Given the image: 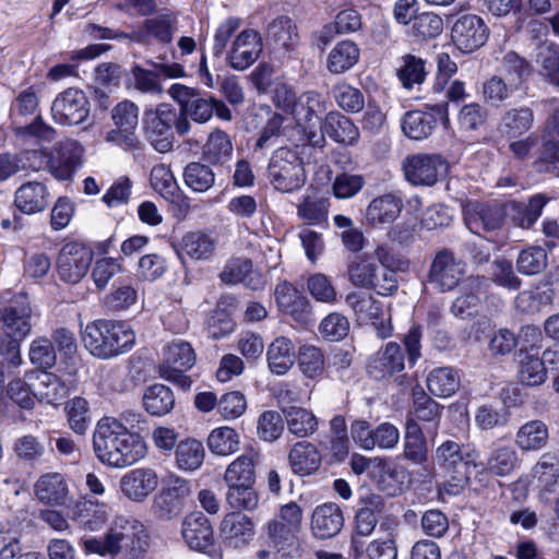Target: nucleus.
<instances>
[{
  "label": "nucleus",
  "instance_id": "412c9836",
  "mask_svg": "<svg viewBox=\"0 0 559 559\" xmlns=\"http://www.w3.org/2000/svg\"><path fill=\"white\" fill-rule=\"evenodd\" d=\"M159 477L153 468L140 467L126 473L119 480L121 493L133 502H143L158 487Z\"/></svg>",
  "mask_w": 559,
  "mask_h": 559
},
{
  "label": "nucleus",
  "instance_id": "cd10ccee",
  "mask_svg": "<svg viewBox=\"0 0 559 559\" xmlns=\"http://www.w3.org/2000/svg\"><path fill=\"white\" fill-rule=\"evenodd\" d=\"M265 39L274 50L293 52L299 44L298 27L289 16L280 15L267 24Z\"/></svg>",
  "mask_w": 559,
  "mask_h": 559
},
{
  "label": "nucleus",
  "instance_id": "13d9d810",
  "mask_svg": "<svg viewBox=\"0 0 559 559\" xmlns=\"http://www.w3.org/2000/svg\"><path fill=\"white\" fill-rule=\"evenodd\" d=\"M143 405L151 415H166L175 405L173 391L164 384H153L143 394Z\"/></svg>",
  "mask_w": 559,
  "mask_h": 559
},
{
  "label": "nucleus",
  "instance_id": "a878e982",
  "mask_svg": "<svg viewBox=\"0 0 559 559\" xmlns=\"http://www.w3.org/2000/svg\"><path fill=\"white\" fill-rule=\"evenodd\" d=\"M535 124V112L530 106H515L506 109L498 122V131L504 139H515L531 134Z\"/></svg>",
  "mask_w": 559,
  "mask_h": 559
},
{
  "label": "nucleus",
  "instance_id": "58836bf2",
  "mask_svg": "<svg viewBox=\"0 0 559 559\" xmlns=\"http://www.w3.org/2000/svg\"><path fill=\"white\" fill-rule=\"evenodd\" d=\"M405 368V357L401 346L395 342H389L370 362L369 373L381 379L391 377Z\"/></svg>",
  "mask_w": 559,
  "mask_h": 559
},
{
  "label": "nucleus",
  "instance_id": "c85d7f7f",
  "mask_svg": "<svg viewBox=\"0 0 559 559\" xmlns=\"http://www.w3.org/2000/svg\"><path fill=\"white\" fill-rule=\"evenodd\" d=\"M442 407L430 396H428L420 386L413 389V406L407 414L406 419L419 424L427 423V433L436 436L438 432Z\"/></svg>",
  "mask_w": 559,
  "mask_h": 559
},
{
  "label": "nucleus",
  "instance_id": "79ce46f5",
  "mask_svg": "<svg viewBox=\"0 0 559 559\" xmlns=\"http://www.w3.org/2000/svg\"><path fill=\"white\" fill-rule=\"evenodd\" d=\"M295 359V346L285 336L276 337L267 347L266 361L273 374L283 376L287 373L294 366Z\"/></svg>",
  "mask_w": 559,
  "mask_h": 559
},
{
  "label": "nucleus",
  "instance_id": "e433bc0d",
  "mask_svg": "<svg viewBox=\"0 0 559 559\" xmlns=\"http://www.w3.org/2000/svg\"><path fill=\"white\" fill-rule=\"evenodd\" d=\"M69 516L83 530L95 532L100 530L108 520L107 506L90 499L76 501L69 509Z\"/></svg>",
  "mask_w": 559,
  "mask_h": 559
},
{
  "label": "nucleus",
  "instance_id": "4c0bfd02",
  "mask_svg": "<svg viewBox=\"0 0 559 559\" xmlns=\"http://www.w3.org/2000/svg\"><path fill=\"white\" fill-rule=\"evenodd\" d=\"M14 204L24 214L40 213L49 205L47 187L39 181H27L14 193Z\"/></svg>",
  "mask_w": 559,
  "mask_h": 559
},
{
  "label": "nucleus",
  "instance_id": "423d86ee",
  "mask_svg": "<svg viewBox=\"0 0 559 559\" xmlns=\"http://www.w3.org/2000/svg\"><path fill=\"white\" fill-rule=\"evenodd\" d=\"M479 454L471 445L461 447L459 443L448 440L441 443L435 453L436 462L447 472H453L455 486L463 488L469 481L471 467H477Z\"/></svg>",
  "mask_w": 559,
  "mask_h": 559
},
{
  "label": "nucleus",
  "instance_id": "37998d69",
  "mask_svg": "<svg viewBox=\"0 0 559 559\" xmlns=\"http://www.w3.org/2000/svg\"><path fill=\"white\" fill-rule=\"evenodd\" d=\"M233 152L230 136L221 129H214L202 147V158L210 165L222 166L231 159Z\"/></svg>",
  "mask_w": 559,
  "mask_h": 559
},
{
  "label": "nucleus",
  "instance_id": "603ef678",
  "mask_svg": "<svg viewBox=\"0 0 559 559\" xmlns=\"http://www.w3.org/2000/svg\"><path fill=\"white\" fill-rule=\"evenodd\" d=\"M547 380V369L535 354H521L518 367V381L528 388L543 385Z\"/></svg>",
  "mask_w": 559,
  "mask_h": 559
},
{
  "label": "nucleus",
  "instance_id": "bf43d9fd",
  "mask_svg": "<svg viewBox=\"0 0 559 559\" xmlns=\"http://www.w3.org/2000/svg\"><path fill=\"white\" fill-rule=\"evenodd\" d=\"M176 15L168 10H163L155 16L146 19L143 26L146 33L156 40L163 44H168L173 40V36L176 31Z\"/></svg>",
  "mask_w": 559,
  "mask_h": 559
},
{
  "label": "nucleus",
  "instance_id": "b1692460",
  "mask_svg": "<svg viewBox=\"0 0 559 559\" xmlns=\"http://www.w3.org/2000/svg\"><path fill=\"white\" fill-rule=\"evenodd\" d=\"M221 536L226 545L233 548H243L254 536L252 520L241 512L227 513L219 525Z\"/></svg>",
  "mask_w": 559,
  "mask_h": 559
},
{
  "label": "nucleus",
  "instance_id": "39448f33",
  "mask_svg": "<svg viewBox=\"0 0 559 559\" xmlns=\"http://www.w3.org/2000/svg\"><path fill=\"white\" fill-rule=\"evenodd\" d=\"M267 178L272 187L280 192L292 193L299 190L307 178L302 159L297 152L280 147L270 158Z\"/></svg>",
  "mask_w": 559,
  "mask_h": 559
},
{
  "label": "nucleus",
  "instance_id": "e2e57ef3",
  "mask_svg": "<svg viewBox=\"0 0 559 559\" xmlns=\"http://www.w3.org/2000/svg\"><path fill=\"white\" fill-rule=\"evenodd\" d=\"M329 209V199L308 195L297 205V215L309 225H320L326 222Z\"/></svg>",
  "mask_w": 559,
  "mask_h": 559
},
{
  "label": "nucleus",
  "instance_id": "de8ad7c7",
  "mask_svg": "<svg viewBox=\"0 0 559 559\" xmlns=\"http://www.w3.org/2000/svg\"><path fill=\"white\" fill-rule=\"evenodd\" d=\"M438 119L436 115L428 111H407L402 119V131L412 140H424L431 135L436 129Z\"/></svg>",
  "mask_w": 559,
  "mask_h": 559
},
{
  "label": "nucleus",
  "instance_id": "ddd939ff",
  "mask_svg": "<svg viewBox=\"0 0 559 559\" xmlns=\"http://www.w3.org/2000/svg\"><path fill=\"white\" fill-rule=\"evenodd\" d=\"M93 261V251L83 243L71 241L62 246L57 258L60 278L69 284L79 283Z\"/></svg>",
  "mask_w": 559,
  "mask_h": 559
},
{
  "label": "nucleus",
  "instance_id": "7ed1b4c3",
  "mask_svg": "<svg viewBox=\"0 0 559 559\" xmlns=\"http://www.w3.org/2000/svg\"><path fill=\"white\" fill-rule=\"evenodd\" d=\"M143 129L151 145L159 153H167L174 146L173 130L183 136L191 131L192 124L170 104H159L144 112Z\"/></svg>",
  "mask_w": 559,
  "mask_h": 559
},
{
  "label": "nucleus",
  "instance_id": "338daca9",
  "mask_svg": "<svg viewBox=\"0 0 559 559\" xmlns=\"http://www.w3.org/2000/svg\"><path fill=\"white\" fill-rule=\"evenodd\" d=\"M501 73L514 84L516 88L531 73L530 62L514 51L506 52L500 61Z\"/></svg>",
  "mask_w": 559,
  "mask_h": 559
},
{
  "label": "nucleus",
  "instance_id": "393cba45",
  "mask_svg": "<svg viewBox=\"0 0 559 559\" xmlns=\"http://www.w3.org/2000/svg\"><path fill=\"white\" fill-rule=\"evenodd\" d=\"M403 209L402 198L393 192L381 194L370 201L366 209V223L373 228L392 224Z\"/></svg>",
  "mask_w": 559,
  "mask_h": 559
},
{
  "label": "nucleus",
  "instance_id": "bb28decb",
  "mask_svg": "<svg viewBox=\"0 0 559 559\" xmlns=\"http://www.w3.org/2000/svg\"><path fill=\"white\" fill-rule=\"evenodd\" d=\"M34 396L46 404H58L68 395V386L55 373L33 371L27 374Z\"/></svg>",
  "mask_w": 559,
  "mask_h": 559
},
{
  "label": "nucleus",
  "instance_id": "69168bd1",
  "mask_svg": "<svg viewBox=\"0 0 559 559\" xmlns=\"http://www.w3.org/2000/svg\"><path fill=\"white\" fill-rule=\"evenodd\" d=\"M226 503L235 510L252 511L258 506V495L254 484H226Z\"/></svg>",
  "mask_w": 559,
  "mask_h": 559
},
{
  "label": "nucleus",
  "instance_id": "72a5a7b5",
  "mask_svg": "<svg viewBox=\"0 0 559 559\" xmlns=\"http://www.w3.org/2000/svg\"><path fill=\"white\" fill-rule=\"evenodd\" d=\"M274 297L281 311L296 321L307 320L310 313L309 300L293 284L286 281L278 283Z\"/></svg>",
  "mask_w": 559,
  "mask_h": 559
},
{
  "label": "nucleus",
  "instance_id": "1a4fd4ad",
  "mask_svg": "<svg viewBox=\"0 0 559 559\" xmlns=\"http://www.w3.org/2000/svg\"><path fill=\"white\" fill-rule=\"evenodd\" d=\"M345 302L353 310L355 320L359 325H372L381 338H386L391 335L390 318L384 317L381 301L371 295L353 292L346 296Z\"/></svg>",
  "mask_w": 559,
  "mask_h": 559
},
{
  "label": "nucleus",
  "instance_id": "774afa93",
  "mask_svg": "<svg viewBox=\"0 0 559 559\" xmlns=\"http://www.w3.org/2000/svg\"><path fill=\"white\" fill-rule=\"evenodd\" d=\"M425 61L414 55H405L400 60L397 78L405 88L421 84L426 78Z\"/></svg>",
  "mask_w": 559,
  "mask_h": 559
},
{
  "label": "nucleus",
  "instance_id": "4be33fe9",
  "mask_svg": "<svg viewBox=\"0 0 559 559\" xmlns=\"http://www.w3.org/2000/svg\"><path fill=\"white\" fill-rule=\"evenodd\" d=\"M33 491L37 500L46 506L63 507L71 500L67 477L58 472H48L38 477Z\"/></svg>",
  "mask_w": 559,
  "mask_h": 559
},
{
  "label": "nucleus",
  "instance_id": "a211bd4d",
  "mask_svg": "<svg viewBox=\"0 0 559 559\" xmlns=\"http://www.w3.org/2000/svg\"><path fill=\"white\" fill-rule=\"evenodd\" d=\"M504 217V207L500 205L469 202L464 206L465 224L472 233L477 235L500 229Z\"/></svg>",
  "mask_w": 559,
  "mask_h": 559
},
{
  "label": "nucleus",
  "instance_id": "a18cd8bd",
  "mask_svg": "<svg viewBox=\"0 0 559 559\" xmlns=\"http://www.w3.org/2000/svg\"><path fill=\"white\" fill-rule=\"evenodd\" d=\"M362 26L361 14L353 9H344L340 11L333 22L323 26L320 35L321 41L326 45L336 35H345L359 31Z\"/></svg>",
  "mask_w": 559,
  "mask_h": 559
},
{
  "label": "nucleus",
  "instance_id": "f3484780",
  "mask_svg": "<svg viewBox=\"0 0 559 559\" xmlns=\"http://www.w3.org/2000/svg\"><path fill=\"white\" fill-rule=\"evenodd\" d=\"M452 40L463 52H472L488 39L489 31L485 22L475 14L460 16L452 27Z\"/></svg>",
  "mask_w": 559,
  "mask_h": 559
},
{
  "label": "nucleus",
  "instance_id": "49530a36",
  "mask_svg": "<svg viewBox=\"0 0 559 559\" xmlns=\"http://www.w3.org/2000/svg\"><path fill=\"white\" fill-rule=\"evenodd\" d=\"M403 455L414 464H424L428 459V443L419 424L406 419Z\"/></svg>",
  "mask_w": 559,
  "mask_h": 559
},
{
  "label": "nucleus",
  "instance_id": "3c124183",
  "mask_svg": "<svg viewBox=\"0 0 559 559\" xmlns=\"http://www.w3.org/2000/svg\"><path fill=\"white\" fill-rule=\"evenodd\" d=\"M359 56V48L354 41L342 40L330 51L326 68L334 74L344 73L358 62Z\"/></svg>",
  "mask_w": 559,
  "mask_h": 559
},
{
  "label": "nucleus",
  "instance_id": "f8f14e48",
  "mask_svg": "<svg viewBox=\"0 0 559 559\" xmlns=\"http://www.w3.org/2000/svg\"><path fill=\"white\" fill-rule=\"evenodd\" d=\"M406 180L413 186H433L447 174L448 163L438 154L409 155L403 163Z\"/></svg>",
  "mask_w": 559,
  "mask_h": 559
},
{
  "label": "nucleus",
  "instance_id": "7c9ffc66",
  "mask_svg": "<svg viewBox=\"0 0 559 559\" xmlns=\"http://www.w3.org/2000/svg\"><path fill=\"white\" fill-rule=\"evenodd\" d=\"M182 537L194 550L204 551L213 546L214 535L209 519L201 512L187 515L182 522Z\"/></svg>",
  "mask_w": 559,
  "mask_h": 559
},
{
  "label": "nucleus",
  "instance_id": "680f3d73",
  "mask_svg": "<svg viewBox=\"0 0 559 559\" xmlns=\"http://www.w3.org/2000/svg\"><path fill=\"white\" fill-rule=\"evenodd\" d=\"M185 183L195 192H206L215 183V174L210 164L189 163L183 170Z\"/></svg>",
  "mask_w": 559,
  "mask_h": 559
},
{
  "label": "nucleus",
  "instance_id": "aec40b11",
  "mask_svg": "<svg viewBox=\"0 0 559 559\" xmlns=\"http://www.w3.org/2000/svg\"><path fill=\"white\" fill-rule=\"evenodd\" d=\"M84 148L75 140L67 139L56 144L49 169L58 180H68L81 166Z\"/></svg>",
  "mask_w": 559,
  "mask_h": 559
},
{
  "label": "nucleus",
  "instance_id": "f704fd0d",
  "mask_svg": "<svg viewBox=\"0 0 559 559\" xmlns=\"http://www.w3.org/2000/svg\"><path fill=\"white\" fill-rule=\"evenodd\" d=\"M150 180L153 189L164 199L178 204L181 215L186 216L189 213V203L187 199L181 195L177 180L167 166H154L151 170Z\"/></svg>",
  "mask_w": 559,
  "mask_h": 559
},
{
  "label": "nucleus",
  "instance_id": "6ab92c4d",
  "mask_svg": "<svg viewBox=\"0 0 559 559\" xmlns=\"http://www.w3.org/2000/svg\"><path fill=\"white\" fill-rule=\"evenodd\" d=\"M107 535L109 547L119 555L120 550L131 546L148 542V534L144 525L136 519L119 515L116 516Z\"/></svg>",
  "mask_w": 559,
  "mask_h": 559
},
{
  "label": "nucleus",
  "instance_id": "2eb2a0df",
  "mask_svg": "<svg viewBox=\"0 0 559 559\" xmlns=\"http://www.w3.org/2000/svg\"><path fill=\"white\" fill-rule=\"evenodd\" d=\"M465 275V264L456 259L450 250L443 249L435 255L428 280L440 292L454 289Z\"/></svg>",
  "mask_w": 559,
  "mask_h": 559
},
{
  "label": "nucleus",
  "instance_id": "4468645a",
  "mask_svg": "<svg viewBox=\"0 0 559 559\" xmlns=\"http://www.w3.org/2000/svg\"><path fill=\"white\" fill-rule=\"evenodd\" d=\"M90 115V103L85 93L70 87L59 93L51 105L55 122L63 126H76L84 122Z\"/></svg>",
  "mask_w": 559,
  "mask_h": 559
},
{
  "label": "nucleus",
  "instance_id": "5701e85b",
  "mask_svg": "<svg viewBox=\"0 0 559 559\" xmlns=\"http://www.w3.org/2000/svg\"><path fill=\"white\" fill-rule=\"evenodd\" d=\"M134 86L142 93L160 95L163 86L159 76L167 79H178L186 75L183 67L178 62L154 63V71L134 67L132 70Z\"/></svg>",
  "mask_w": 559,
  "mask_h": 559
},
{
  "label": "nucleus",
  "instance_id": "2f4dec72",
  "mask_svg": "<svg viewBox=\"0 0 559 559\" xmlns=\"http://www.w3.org/2000/svg\"><path fill=\"white\" fill-rule=\"evenodd\" d=\"M225 284H243L252 290L263 289L265 281L262 274L253 270L249 259L235 258L228 261L219 274Z\"/></svg>",
  "mask_w": 559,
  "mask_h": 559
},
{
  "label": "nucleus",
  "instance_id": "f257e3e1",
  "mask_svg": "<svg viewBox=\"0 0 559 559\" xmlns=\"http://www.w3.org/2000/svg\"><path fill=\"white\" fill-rule=\"evenodd\" d=\"M93 448L97 459L110 467L122 468L135 464L146 455L144 439L131 432L115 417H103L93 433Z\"/></svg>",
  "mask_w": 559,
  "mask_h": 559
},
{
  "label": "nucleus",
  "instance_id": "20e7f679",
  "mask_svg": "<svg viewBox=\"0 0 559 559\" xmlns=\"http://www.w3.org/2000/svg\"><path fill=\"white\" fill-rule=\"evenodd\" d=\"M347 277L352 285L372 289L381 296H392L399 288L394 270H381L380 265L366 254L356 255L348 262Z\"/></svg>",
  "mask_w": 559,
  "mask_h": 559
},
{
  "label": "nucleus",
  "instance_id": "dca6fc26",
  "mask_svg": "<svg viewBox=\"0 0 559 559\" xmlns=\"http://www.w3.org/2000/svg\"><path fill=\"white\" fill-rule=\"evenodd\" d=\"M262 49L263 44L260 33L247 28L241 31L231 41L226 61L234 70L243 71L259 59Z\"/></svg>",
  "mask_w": 559,
  "mask_h": 559
},
{
  "label": "nucleus",
  "instance_id": "09e8293b",
  "mask_svg": "<svg viewBox=\"0 0 559 559\" xmlns=\"http://www.w3.org/2000/svg\"><path fill=\"white\" fill-rule=\"evenodd\" d=\"M282 412L288 431L297 438H306L317 431L318 419L310 411L298 406H284Z\"/></svg>",
  "mask_w": 559,
  "mask_h": 559
},
{
  "label": "nucleus",
  "instance_id": "6e6552de",
  "mask_svg": "<svg viewBox=\"0 0 559 559\" xmlns=\"http://www.w3.org/2000/svg\"><path fill=\"white\" fill-rule=\"evenodd\" d=\"M33 308L26 294L12 296L0 308V329L10 340L23 341L32 332Z\"/></svg>",
  "mask_w": 559,
  "mask_h": 559
},
{
  "label": "nucleus",
  "instance_id": "4d7b16f0",
  "mask_svg": "<svg viewBox=\"0 0 559 559\" xmlns=\"http://www.w3.org/2000/svg\"><path fill=\"white\" fill-rule=\"evenodd\" d=\"M204 455L201 441L191 438L181 440L175 451L176 465L181 471H197L203 464Z\"/></svg>",
  "mask_w": 559,
  "mask_h": 559
},
{
  "label": "nucleus",
  "instance_id": "9d476101",
  "mask_svg": "<svg viewBox=\"0 0 559 559\" xmlns=\"http://www.w3.org/2000/svg\"><path fill=\"white\" fill-rule=\"evenodd\" d=\"M190 496L191 488L188 480L180 477L171 478L154 496L152 512L159 520H173L181 514Z\"/></svg>",
  "mask_w": 559,
  "mask_h": 559
},
{
  "label": "nucleus",
  "instance_id": "a19ab883",
  "mask_svg": "<svg viewBox=\"0 0 559 559\" xmlns=\"http://www.w3.org/2000/svg\"><path fill=\"white\" fill-rule=\"evenodd\" d=\"M292 471L299 476L311 475L321 466V454L317 447L308 441H299L288 453Z\"/></svg>",
  "mask_w": 559,
  "mask_h": 559
},
{
  "label": "nucleus",
  "instance_id": "c756f323",
  "mask_svg": "<svg viewBox=\"0 0 559 559\" xmlns=\"http://www.w3.org/2000/svg\"><path fill=\"white\" fill-rule=\"evenodd\" d=\"M344 526L341 508L333 502H326L314 508L311 516V531L321 539L332 538Z\"/></svg>",
  "mask_w": 559,
  "mask_h": 559
},
{
  "label": "nucleus",
  "instance_id": "9b49d317",
  "mask_svg": "<svg viewBox=\"0 0 559 559\" xmlns=\"http://www.w3.org/2000/svg\"><path fill=\"white\" fill-rule=\"evenodd\" d=\"M168 94L178 103V112L186 120L202 124L213 117L212 96H204L198 88L175 83L169 87Z\"/></svg>",
  "mask_w": 559,
  "mask_h": 559
},
{
  "label": "nucleus",
  "instance_id": "864d4df0",
  "mask_svg": "<svg viewBox=\"0 0 559 559\" xmlns=\"http://www.w3.org/2000/svg\"><path fill=\"white\" fill-rule=\"evenodd\" d=\"M520 466V459L512 445L500 444L495 447L486 462L488 472L496 476L504 477L510 475Z\"/></svg>",
  "mask_w": 559,
  "mask_h": 559
},
{
  "label": "nucleus",
  "instance_id": "f03ea898",
  "mask_svg": "<svg viewBox=\"0 0 559 559\" xmlns=\"http://www.w3.org/2000/svg\"><path fill=\"white\" fill-rule=\"evenodd\" d=\"M82 341L93 356L108 359L129 352L135 334L127 322L95 320L85 326Z\"/></svg>",
  "mask_w": 559,
  "mask_h": 559
},
{
  "label": "nucleus",
  "instance_id": "6e6d98bb",
  "mask_svg": "<svg viewBox=\"0 0 559 559\" xmlns=\"http://www.w3.org/2000/svg\"><path fill=\"white\" fill-rule=\"evenodd\" d=\"M325 110L322 97L314 91L302 93L294 107L292 115L298 124L311 127L314 119Z\"/></svg>",
  "mask_w": 559,
  "mask_h": 559
},
{
  "label": "nucleus",
  "instance_id": "473e14b6",
  "mask_svg": "<svg viewBox=\"0 0 559 559\" xmlns=\"http://www.w3.org/2000/svg\"><path fill=\"white\" fill-rule=\"evenodd\" d=\"M217 239L204 231H189L181 240L174 246L178 258L183 261L185 257L193 260L210 259L216 248Z\"/></svg>",
  "mask_w": 559,
  "mask_h": 559
},
{
  "label": "nucleus",
  "instance_id": "ea45409f",
  "mask_svg": "<svg viewBox=\"0 0 559 559\" xmlns=\"http://www.w3.org/2000/svg\"><path fill=\"white\" fill-rule=\"evenodd\" d=\"M321 131L336 143L349 146L356 145L360 135L355 123L338 111H331L325 116Z\"/></svg>",
  "mask_w": 559,
  "mask_h": 559
},
{
  "label": "nucleus",
  "instance_id": "0e129e2a",
  "mask_svg": "<svg viewBox=\"0 0 559 559\" xmlns=\"http://www.w3.org/2000/svg\"><path fill=\"white\" fill-rule=\"evenodd\" d=\"M207 447L214 454L230 455L239 449V435L227 426L216 428L207 437Z\"/></svg>",
  "mask_w": 559,
  "mask_h": 559
},
{
  "label": "nucleus",
  "instance_id": "8fccbe9b",
  "mask_svg": "<svg viewBox=\"0 0 559 559\" xmlns=\"http://www.w3.org/2000/svg\"><path fill=\"white\" fill-rule=\"evenodd\" d=\"M461 378L452 367H439L431 370L427 377L429 392L439 397H449L460 388Z\"/></svg>",
  "mask_w": 559,
  "mask_h": 559
},
{
  "label": "nucleus",
  "instance_id": "c03bdc74",
  "mask_svg": "<svg viewBox=\"0 0 559 559\" xmlns=\"http://www.w3.org/2000/svg\"><path fill=\"white\" fill-rule=\"evenodd\" d=\"M548 441V427L539 419L526 421L515 433V444L523 452L539 451L547 445Z\"/></svg>",
  "mask_w": 559,
  "mask_h": 559
},
{
  "label": "nucleus",
  "instance_id": "052dcab7",
  "mask_svg": "<svg viewBox=\"0 0 559 559\" xmlns=\"http://www.w3.org/2000/svg\"><path fill=\"white\" fill-rule=\"evenodd\" d=\"M254 454L245 453L233 461L224 475L226 484H254L255 460Z\"/></svg>",
  "mask_w": 559,
  "mask_h": 559
},
{
  "label": "nucleus",
  "instance_id": "c9c22d12",
  "mask_svg": "<svg viewBox=\"0 0 559 559\" xmlns=\"http://www.w3.org/2000/svg\"><path fill=\"white\" fill-rule=\"evenodd\" d=\"M547 202L548 199L544 194L537 193L531 197L527 202H508L504 205V213L515 226L528 229L540 217Z\"/></svg>",
  "mask_w": 559,
  "mask_h": 559
},
{
  "label": "nucleus",
  "instance_id": "5fc2aeb1",
  "mask_svg": "<svg viewBox=\"0 0 559 559\" xmlns=\"http://www.w3.org/2000/svg\"><path fill=\"white\" fill-rule=\"evenodd\" d=\"M535 62L539 76L547 83L559 86V45L544 44L539 46Z\"/></svg>",
  "mask_w": 559,
  "mask_h": 559
},
{
  "label": "nucleus",
  "instance_id": "0eeeda50",
  "mask_svg": "<svg viewBox=\"0 0 559 559\" xmlns=\"http://www.w3.org/2000/svg\"><path fill=\"white\" fill-rule=\"evenodd\" d=\"M194 364L192 346L186 341L174 340L164 348L163 361L158 367L159 376L182 389H189L192 381L185 372Z\"/></svg>",
  "mask_w": 559,
  "mask_h": 559
}]
</instances>
